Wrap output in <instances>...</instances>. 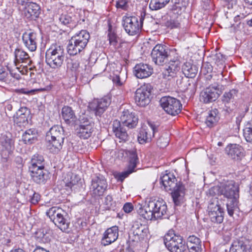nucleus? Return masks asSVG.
I'll use <instances>...</instances> for the list:
<instances>
[{
	"label": "nucleus",
	"instance_id": "obj_1",
	"mask_svg": "<svg viewBox=\"0 0 252 252\" xmlns=\"http://www.w3.org/2000/svg\"><path fill=\"white\" fill-rule=\"evenodd\" d=\"M151 57L153 61L158 65H162L169 61L168 67L158 75V79L161 80V82L166 83L177 76L180 69V62L177 59H170L169 49L166 46L156 45L152 51Z\"/></svg>",
	"mask_w": 252,
	"mask_h": 252
},
{
	"label": "nucleus",
	"instance_id": "obj_2",
	"mask_svg": "<svg viewBox=\"0 0 252 252\" xmlns=\"http://www.w3.org/2000/svg\"><path fill=\"white\" fill-rule=\"evenodd\" d=\"M136 208L140 216L150 220L161 218L167 211L166 204L162 199L150 200L144 206L138 204Z\"/></svg>",
	"mask_w": 252,
	"mask_h": 252
},
{
	"label": "nucleus",
	"instance_id": "obj_3",
	"mask_svg": "<svg viewBox=\"0 0 252 252\" xmlns=\"http://www.w3.org/2000/svg\"><path fill=\"white\" fill-rule=\"evenodd\" d=\"M161 183L166 191H171L174 203L179 205L183 201L185 194V187L177 183L176 178L171 174H166L160 178Z\"/></svg>",
	"mask_w": 252,
	"mask_h": 252
},
{
	"label": "nucleus",
	"instance_id": "obj_4",
	"mask_svg": "<svg viewBox=\"0 0 252 252\" xmlns=\"http://www.w3.org/2000/svg\"><path fill=\"white\" fill-rule=\"evenodd\" d=\"M221 195L227 198V210L229 216H232L234 210L237 208L239 198L238 186L233 181L221 184Z\"/></svg>",
	"mask_w": 252,
	"mask_h": 252
},
{
	"label": "nucleus",
	"instance_id": "obj_5",
	"mask_svg": "<svg viewBox=\"0 0 252 252\" xmlns=\"http://www.w3.org/2000/svg\"><path fill=\"white\" fill-rule=\"evenodd\" d=\"M90 36L86 30L76 33L69 40L67 50L70 55L75 56L80 53L86 47Z\"/></svg>",
	"mask_w": 252,
	"mask_h": 252
},
{
	"label": "nucleus",
	"instance_id": "obj_6",
	"mask_svg": "<svg viewBox=\"0 0 252 252\" xmlns=\"http://www.w3.org/2000/svg\"><path fill=\"white\" fill-rule=\"evenodd\" d=\"M65 53L63 46L52 45L46 52V62L52 68L60 67L64 59Z\"/></svg>",
	"mask_w": 252,
	"mask_h": 252
},
{
	"label": "nucleus",
	"instance_id": "obj_7",
	"mask_svg": "<svg viewBox=\"0 0 252 252\" xmlns=\"http://www.w3.org/2000/svg\"><path fill=\"white\" fill-rule=\"evenodd\" d=\"M163 242L171 252H184L186 250V246L183 243L182 237L176 235L173 230H169L164 236Z\"/></svg>",
	"mask_w": 252,
	"mask_h": 252
},
{
	"label": "nucleus",
	"instance_id": "obj_8",
	"mask_svg": "<svg viewBox=\"0 0 252 252\" xmlns=\"http://www.w3.org/2000/svg\"><path fill=\"white\" fill-rule=\"evenodd\" d=\"M65 214L63 210L58 207H51L46 212L50 220L63 231H65L69 224L64 218Z\"/></svg>",
	"mask_w": 252,
	"mask_h": 252
},
{
	"label": "nucleus",
	"instance_id": "obj_9",
	"mask_svg": "<svg viewBox=\"0 0 252 252\" xmlns=\"http://www.w3.org/2000/svg\"><path fill=\"white\" fill-rule=\"evenodd\" d=\"M160 104L164 110L168 114L176 116L181 111L182 105L178 99L169 96L161 97Z\"/></svg>",
	"mask_w": 252,
	"mask_h": 252
},
{
	"label": "nucleus",
	"instance_id": "obj_10",
	"mask_svg": "<svg viewBox=\"0 0 252 252\" xmlns=\"http://www.w3.org/2000/svg\"><path fill=\"white\" fill-rule=\"evenodd\" d=\"M143 19L135 16H124L123 17V27L126 32L130 35H134L139 33L142 26Z\"/></svg>",
	"mask_w": 252,
	"mask_h": 252
},
{
	"label": "nucleus",
	"instance_id": "obj_11",
	"mask_svg": "<svg viewBox=\"0 0 252 252\" xmlns=\"http://www.w3.org/2000/svg\"><path fill=\"white\" fill-rule=\"evenodd\" d=\"M79 121L80 124L76 129L77 135L81 138L88 139L92 135L94 124L85 114L79 116Z\"/></svg>",
	"mask_w": 252,
	"mask_h": 252
},
{
	"label": "nucleus",
	"instance_id": "obj_12",
	"mask_svg": "<svg viewBox=\"0 0 252 252\" xmlns=\"http://www.w3.org/2000/svg\"><path fill=\"white\" fill-rule=\"evenodd\" d=\"M221 93L219 85H211L203 90L200 94V101L209 103L216 101Z\"/></svg>",
	"mask_w": 252,
	"mask_h": 252
},
{
	"label": "nucleus",
	"instance_id": "obj_13",
	"mask_svg": "<svg viewBox=\"0 0 252 252\" xmlns=\"http://www.w3.org/2000/svg\"><path fill=\"white\" fill-rule=\"evenodd\" d=\"M208 208L211 221L215 223H221L223 220L224 212L220 207L218 199H213L209 203Z\"/></svg>",
	"mask_w": 252,
	"mask_h": 252
},
{
	"label": "nucleus",
	"instance_id": "obj_14",
	"mask_svg": "<svg viewBox=\"0 0 252 252\" xmlns=\"http://www.w3.org/2000/svg\"><path fill=\"white\" fill-rule=\"evenodd\" d=\"M126 154L129 159L127 169L115 176L117 180L121 182H123L130 174L134 171V169L136 167L137 163L138 162L137 155L134 150L127 151Z\"/></svg>",
	"mask_w": 252,
	"mask_h": 252
},
{
	"label": "nucleus",
	"instance_id": "obj_15",
	"mask_svg": "<svg viewBox=\"0 0 252 252\" xmlns=\"http://www.w3.org/2000/svg\"><path fill=\"white\" fill-rule=\"evenodd\" d=\"M151 94V86L149 85H144L137 89L135 94V101L137 105L145 106L150 101V95Z\"/></svg>",
	"mask_w": 252,
	"mask_h": 252
},
{
	"label": "nucleus",
	"instance_id": "obj_16",
	"mask_svg": "<svg viewBox=\"0 0 252 252\" xmlns=\"http://www.w3.org/2000/svg\"><path fill=\"white\" fill-rule=\"evenodd\" d=\"M230 252H252L250 242L244 238L233 241Z\"/></svg>",
	"mask_w": 252,
	"mask_h": 252
},
{
	"label": "nucleus",
	"instance_id": "obj_17",
	"mask_svg": "<svg viewBox=\"0 0 252 252\" xmlns=\"http://www.w3.org/2000/svg\"><path fill=\"white\" fill-rule=\"evenodd\" d=\"M153 72V67L143 63L137 64L134 67L133 73L135 76L140 79H143L150 76Z\"/></svg>",
	"mask_w": 252,
	"mask_h": 252
},
{
	"label": "nucleus",
	"instance_id": "obj_18",
	"mask_svg": "<svg viewBox=\"0 0 252 252\" xmlns=\"http://www.w3.org/2000/svg\"><path fill=\"white\" fill-rule=\"evenodd\" d=\"M107 187L106 180L102 177H96L92 181L91 189L95 195L100 196L103 194Z\"/></svg>",
	"mask_w": 252,
	"mask_h": 252
},
{
	"label": "nucleus",
	"instance_id": "obj_19",
	"mask_svg": "<svg viewBox=\"0 0 252 252\" xmlns=\"http://www.w3.org/2000/svg\"><path fill=\"white\" fill-rule=\"evenodd\" d=\"M32 180L37 184H44L48 178V174L45 168L29 170Z\"/></svg>",
	"mask_w": 252,
	"mask_h": 252
},
{
	"label": "nucleus",
	"instance_id": "obj_20",
	"mask_svg": "<svg viewBox=\"0 0 252 252\" xmlns=\"http://www.w3.org/2000/svg\"><path fill=\"white\" fill-rule=\"evenodd\" d=\"M110 104L109 100L107 98L94 100L89 104L90 109L94 111L96 115H101Z\"/></svg>",
	"mask_w": 252,
	"mask_h": 252
},
{
	"label": "nucleus",
	"instance_id": "obj_21",
	"mask_svg": "<svg viewBox=\"0 0 252 252\" xmlns=\"http://www.w3.org/2000/svg\"><path fill=\"white\" fill-rule=\"evenodd\" d=\"M121 122L124 126L128 128H133L137 124L138 118L134 113L130 112L128 110H124L121 116Z\"/></svg>",
	"mask_w": 252,
	"mask_h": 252
},
{
	"label": "nucleus",
	"instance_id": "obj_22",
	"mask_svg": "<svg viewBox=\"0 0 252 252\" xmlns=\"http://www.w3.org/2000/svg\"><path fill=\"white\" fill-rule=\"evenodd\" d=\"M119 236V229L117 226H114L108 228L104 233L101 244L103 246H107L114 242L118 239Z\"/></svg>",
	"mask_w": 252,
	"mask_h": 252
},
{
	"label": "nucleus",
	"instance_id": "obj_23",
	"mask_svg": "<svg viewBox=\"0 0 252 252\" xmlns=\"http://www.w3.org/2000/svg\"><path fill=\"white\" fill-rule=\"evenodd\" d=\"M225 153L232 159L241 160L244 157V150L239 145L230 144L225 148Z\"/></svg>",
	"mask_w": 252,
	"mask_h": 252
},
{
	"label": "nucleus",
	"instance_id": "obj_24",
	"mask_svg": "<svg viewBox=\"0 0 252 252\" xmlns=\"http://www.w3.org/2000/svg\"><path fill=\"white\" fill-rule=\"evenodd\" d=\"M24 45L30 51L33 52L37 48L36 34L34 32H25L22 36Z\"/></svg>",
	"mask_w": 252,
	"mask_h": 252
},
{
	"label": "nucleus",
	"instance_id": "obj_25",
	"mask_svg": "<svg viewBox=\"0 0 252 252\" xmlns=\"http://www.w3.org/2000/svg\"><path fill=\"white\" fill-rule=\"evenodd\" d=\"M125 126L118 120H116L113 122V131L116 136L120 140V141H126L128 138V135Z\"/></svg>",
	"mask_w": 252,
	"mask_h": 252
},
{
	"label": "nucleus",
	"instance_id": "obj_26",
	"mask_svg": "<svg viewBox=\"0 0 252 252\" xmlns=\"http://www.w3.org/2000/svg\"><path fill=\"white\" fill-rule=\"evenodd\" d=\"M237 91L232 89L227 92H225L222 96V101L226 108V110L228 112L231 111L234 106V101L237 95Z\"/></svg>",
	"mask_w": 252,
	"mask_h": 252
},
{
	"label": "nucleus",
	"instance_id": "obj_27",
	"mask_svg": "<svg viewBox=\"0 0 252 252\" xmlns=\"http://www.w3.org/2000/svg\"><path fill=\"white\" fill-rule=\"evenodd\" d=\"M201 241L199 238L194 236H189L187 241L186 249L189 252H201Z\"/></svg>",
	"mask_w": 252,
	"mask_h": 252
},
{
	"label": "nucleus",
	"instance_id": "obj_28",
	"mask_svg": "<svg viewBox=\"0 0 252 252\" xmlns=\"http://www.w3.org/2000/svg\"><path fill=\"white\" fill-rule=\"evenodd\" d=\"M64 138L46 139L47 148L51 153H58L63 148Z\"/></svg>",
	"mask_w": 252,
	"mask_h": 252
},
{
	"label": "nucleus",
	"instance_id": "obj_29",
	"mask_svg": "<svg viewBox=\"0 0 252 252\" xmlns=\"http://www.w3.org/2000/svg\"><path fill=\"white\" fill-rule=\"evenodd\" d=\"M30 111L27 107L20 108L14 117V123L21 126L27 123Z\"/></svg>",
	"mask_w": 252,
	"mask_h": 252
},
{
	"label": "nucleus",
	"instance_id": "obj_30",
	"mask_svg": "<svg viewBox=\"0 0 252 252\" xmlns=\"http://www.w3.org/2000/svg\"><path fill=\"white\" fill-rule=\"evenodd\" d=\"M40 13V6L36 3L30 2L26 7L25 11V16L27 18L35 19Z\"/></svg>",
	"mask_w": 252,
	"mask_h": 252
},
{
	"label": "nucleus",
	"instance_id": "obj_31",
	"mask_svg": "<svg viewBox=\"0 0 252 252\" xmlns=\"http://www.w3.org/2000/svg\"><path fill=\"white\" fill-rule=\"evenodd\" d=\"M38 136L37 130L30 128L26 130L22 135V141L26 144H32L37 141Z\"/></svg>",
	"mask_w": 252,
	"mask_h": 252
},
{
	"label": "nucleus",
	"instance_id": "obj_32",
	"mask_svg": "<svg viewBox=\"0 0 252 252\" xmlns=\"http://www.w3.org/2000/svg\"><path fill=\"white\" fill-rule=\"evenodd\" d=\"M64 138V130L60 125L53 126L47 132L46 139Z\"/></svg>",
	"mask_w": 252,
	"mask_h": 252
},
{
	"label": "nucleus",
	"instance_id": "obj_33",
	"mask_svg": "<svg viewBox=\"0 0 252 252\" xmlns=\"http://www.w3.org/2000/svg\"><path fill=\"white\" fill-rule=\"evenodd\" d=\"M182 71L187 77L193 78L196 76L198 69L196 65L190 62H186L182 66Z\"/></svg>",
	"mask_w": 252,
	"mask_h": 252
},
{
	"label": "nucleus",
	"instance_id": "obj_34",
	"mask_svg": "<svg viewBox=\"0 0 252 252\" xmlns=\"http://www.w3.org/2000/svg\"><path fill=\"white\" fill-rule=\"evenodd\" d=\"M44 168V159L42 156L35 154L34 155L31 160L29 169H39Z\"/></svg>",
	"mask_w": 252,
	"mask_h": 252
},
{
	"label": "nucleus",
	"instance_id": "obj_35",
	"mask_svg": "<svg viewBox=\"0 0 252 252\" xmlns=\"http://www.w3.org/2000/svg\"><path fill=\"white\" fill-rule=\"evenodd\" d=\"M14 56L16 65L18 63H25L29 64L31 63L29 55L21 49H16L14 51Z\"/></svg>",
	"mask_w": 252,
	"mask_h": 252
},
{
	"label": "nucleus",
	"instance_id": "obj_36",
	"mask_svg": "<svg viewBox=\"0 0 252 252\" xmlns=\"http://www.w3.org/2000/svg\"><path fill=\"white\" fill-rule=\"evenodd\" d=\"M62 116L63 119L66 122H68L70 121H74L76 119L74 111L71 107L68 106H64L62 108Z\"/></svg>",
	"mask_w": 252,
	"mask_h": 252
},
{
	"label": "nucleus",
	"instance_id": "obj_37",
	"mask_svg": "<svg viewBox=\"0 0 252 252\" xmlns=\"http://www.w3.org/2000/svg\"><path fill=\"white\" fill-rule=\"evenodd\" d=\"M131 230L134 235L143 237L144 233L147 232L148 229L138 222H135L132 226Z\"/></svg>",
	"mask_w": 252,
	"mask_h": 252
},
{
	"label": "nucleus",
	"instance_id": "obj_38",
	"mask_svg": "<svg viewBox=\"0 0 252 252\" xmlns=\"http://www.w3.org/2000/svg\"><path fill=\"white\" fill-rule=\"evenodd\" d=\"M217 110H214L209 111L205 121L208 126L212 127L218 121L219 117L217 115Z\"/></svg>",
	"mask_w": 252,
	"mask_h": 252
},
{
	"label": "nucleus",
	"instance_id": "obj_39",
	"mask_svg": "<svg viewBox=\"0 0 252 252\" xmlns=\"http://www.w3.org/2000/svg\"><path fill=\"white\" fill-rule=\"evenodd\" d=\"M243 135L248 142L252 143V121L246 124L243 129Z\"/></svg>",
	"mask_w": 252,
	"mask_h": 252
},
{
	"label": "nucleus",
	"instance_id": "obj_40",
	"mask_svg": "<svg viewBox=\"0 0 252 252\" xmlns=\"http://www.w3.org/2000/svg\"><path fill=\"white\" fill-rule=\"evenodd\" d=\"M151 135L149 133L148 130L142 129L138 135L137 140L139 143L144 144L151 141Z\"/></svg>",
	"mask_w": 252,
	"mask_h": 252
},
{
	"label": "nucleus",
	"instance_id": "obj_41",
	"mask_svg": "<svg viewBox=\"0 0 252 252\" xmlns=\"http://www.w3.org/2000/svg\"><path fill=\"white\" fill-rule=\"evenodd\" d=\"M121 74L122 72L118 69L115 72L113 73V76L110 75L114 84L117 87L122 86L125 82V79L122 78Z\"/></svg>",
	"mask_w": 252,
	"mask_h": 252
},
{
	"label": "nucleus",
	"instance_id": "obj_42",
	"mask_svg": "<svg viewBox=\"0 0 252 252\" xmlns=\"http://www.w3.org/2000/svg\"><path fill=\"white\" fill-rule=\"evenodd\" d=\"M108 37L110 45L116 48L119 38L115 32L110 27H109L108 30Z\"/></svg>",
	"mask_w": 252,
	"mask_h": 252
},
{
	"label": "nucleus",
	"instance_id": "obj_43",
	"mask_svg": "<svg viewBox=\"0 0 252 252\" xmlns=\"http://www.w3.org/2000/svg\"><path fill=\"white\" fill-rule=\"evenodd\" d=\"M79 64L80 63L77 60L71 58L67 59V68L72 71H76L78 70Z\"/></svg>",
	"mask_w": 252,
	"mask_h": 252
},
{
	"label": "nucleus",
	"instance_id": "obj_44",
	"mask_svg": "<svg viewBox=\"0 0 252 252\" xmlns=\"http://www.w3.org/2000/svg\"><path fill=\"white\" fill-rule=\"evenodd\" d=\"M59 19L61 23L63 25H70L74 21L70 14L67 13L62 14Z\"/></svg>",
	"mask_w": 252,
	"mask_h": 252
},
{
	"label": "nucleus",
	"instance_id": "obj_45",
	"mask_svg": "<svg viewBox=\"0 0 252 252\" xmlns=\"http://www.w3.org/2000/svg\"><path fill=\"white\" fill-rule=\"evenodd\" d=\"M164 7L158 0H151L149 4V7L152 10H157Z\"/></svg>",
	"mask_w": 252,
	"mask_h": 252
},
{
	"label": "nucleus",
	"instance_id": "obj_46",
	"mask_svg": "<svg viewBox=\"0 0 252 252\" xmlns=\"http://www.w3.org/2000/svg\"><path fill=\"white\" fill-rule=\"evenodd\" d=\"M221 184L220 186H216L211 188L208 193L212 196L216 195H221Z\"/></svg>",
	"mask_w": 252,
	"mask_h": 252
},
{
	"label": "nucleus",
	"instance_id": "obj_47",
	"mask_svg": "<svg viewBox=\"0 0 252 252\" xmlns=\"http://www.w3.org/2000/svg\"><path fill=\"white\" fill-rule=\"evenodd\" d=\"M180 23L177 19H171L168 20L165 23V26L169 28L173 29L179 27Z\"/></svg>",
	"mask_w": 252,
	"mask_h": 252
},
{
	"label": "nucleus",
	"instance_id": "obj_48",
	"mask_svg": "<svg viewBox=\"0 0 252 252\" xmlns=\"http://www.w3.org/2000/svg\"><path fill=\"white\" fill-rule=\"evenodd\" d=\"M8 74L5 68L0 65V81L7 82L8 81Z\"/></svg>",
	"mask_w": 252,
	"mask_h": 252
},
{
	"label": "nucleus",
	"instance_id": "obj_49",
	"mask_svg": "<svg viewBox=\"0 0 252 252\" xmlns=\"http://www.w3.org/2000/svg\"><path fill=\"white\" fill-rule=\"evenodd\" d=\"M117 8L126 9L127 7V1L126 0H119L116 4Z\"/></svg>",
	"mask_w": 252,
	"mask_h": 252
},
{
	"label": "nucleus",
	"instance_id": "obj_50",
	"mask_svg": "<svg viewBox=\"0 0 252 252\" xmlns=\"http://www.w3.org/2000/svg\"><path fill=\"white\" fill-rule=\"evenodd\" d=\"M167 144L168 141L167 140H164V139L162 137L159 138L157 141L158 146L161 148L165 147L167 145Z\"/></svg>",
	"mask_w": 252,
	"mask_h": 252
},
{
	"label": "nucleus",
	"instance_id": "obj_51",
	"mask_svg": "<svg viewBox=\"0 0 252 252\" xmlns=\"http://www.w3.org/2000/svg\"><path fill=\"white\" fill-rule=\"evenodd\" d=\"M133 209V205L130 203H126L123 207L124 211L126 213H129L131 212L132 211Z\"/></svg>",
	"mask_w": 252,
	"mask_h": 252
},
{
	"label": "nucleus",
	"instance_id": "obj_52",
	"mask_svg": "<svg viewBox=\"0 0 252 252\" xmlns=\"http://www.w3.org/2000/svg\"><path fill=\"white\" fill-rule=\"evenodd\" d=\"M40 195L38 193L34 192L31 198L32 203L33 204H36L40 200Z\"/></svg>",
	"mask_w": 252,
	"mask_h": 252
},
{
	"label": "nucleus",
	"instance_id": "obj_53",
	"mask_svg": "<svg viewBox=\"0 0 252 252\" xmlns=\"http://www.w3.org/2000/svg\"><path fill=\"white\" fill-rule=\"evenodd\" d=\"M75 181H71L69 182L65 183V189L68 190L69 189L72 190V188L75 185Z\"/></svg>",
	"mask_w": 252,
	"mask_h": 252
},
{
	"label": "nucleus",
	"instance_id": "obj_54",
	"mask_svg": "<svg viewBox=\"0 0 252 252\" xmlns=\"http://www.w3.org/2000/svg\"><path fill=\"white\" fill-rule=\"evenodd\" d=\"M113 200V198L112 196L108 195L105 198V204L106 205H111L112 204V202Z\"/></svg>",
	"mask_w": 252,
	"mask_h": 252
},
{
	"label": "nucleus",
	"instance_id": "obj_55",
	"mask_svg": "<svg viewBox=\"0 0 252 252\" xmlns=\"http://www.w3.org/2000/svg\"><path fill=\"white\" fill-rule=\"evenodd\" d=\"M206 68H207V70H206L207 73L211 72V71L212 70V67L211 65L204 64L202 67V71H204V70H205Z\"/></svg>",
	"mask_w": 252,
	"mask_h": 252
},
{
	"label": "nucleus",
	"instance_id": "obj_56",
	"mask_svg": "<svg viewBox=\"0 0 252 252\" xmlns=\"http://www.w3.org/2000/svg\"><path fill=\"white\" fill-rule=\"evenodd\" d=\"M150 128L153 132V136H154L155 133L158 131L157 127L156 126L151 123H149Z\"/></svg>",
	"mask_w": 252,
	"mask_h": 252
},
{
	"label": "nucleus",
	"instance_id": "obj_57",
	"mask_svg": "<svg viewBox=\"0 0 252 252\" xmlns=\"http://www.w3.org/2000/svg\"><path fill=\"white\" fill-rule=\"evenodd\" d=\"M33 252H49V251L46 250L45 249L40 248V247H37Z\"/></svg>",
	"mask_w": 252,
	"mask_h": 252
},
{
	"label": "nucleus",
	"instance_id": "obj_58",
	"mask_svg": "<svg viewBox=\"0 0 252 252\" xmlns=\"http://www.w3.org/2000/svg\"><path fill=\"white\" fill-rule=\"evenodd\" d=\"M10 75L16 79H19L20 78L19 74L13 73V72H10Z\"/></svg>",
	"mask_w": 252,
	"mask_h": 252
},
{
	"label": "nucleus",
	"instance_id": "obj_59",
	"mask_svg": "<svg viewBox=\"0 0 252 252\" xmlns=\"http://www.w3.org/2000/svg\"><path fill=\"white\" fill-rule=\"evenodd\" d=\"M225 1H227L229 3V4H231V6H232L233 5L236 4L237 3V0H224Z\"/></svg>",
	"mask_w": 252,
	"mask_h": 252
},
{
	"label": "nucleus",
	"instance_id": "obj_60",
	"mask_svg": "<svg viewBox=\"0 0 252 252\" xmlns=\"http://www.w3.org/2000/svg\"><path fill=\"white\" fill-rule=\"evenodd\" d=\"M162 3L163 6H165L169 1L170 0H158Z\"/></svg>",
	"mask_w": 252,
	"mask_h": 252
},
{
	"label": "nucleus",
	"instance_id": "obj_61",
	"mask_svg": "<svg viewBox=\"0 0 252 252\" xmlns=\"http://www.w3.org/2000/svg\"><path fill=\"white\" fill-rule=\"evenodd\" d=\"M249 5L252 6V0H244Z\"/></svg>",
	"mask_w": 252,
	"mask_h": 252
},
{
	"label": "nucleus",
	"instance_id": "obj_62",
	"mask_svg": "<svg viewBox=\"0 0 252 252\" xmlns=\"http://www.w3.org/2000/svg\"><path fill=\"white\" fill-rule=\"evenodd\" d=\"M10 252H25L22 249H18V250H15L14 251H11Z\"/></svg>",
	"mask_w": 252,
	"mask_h": 252
},
{
	"label": "nucleus",
	"instance_id": "obj_63",
	"mask_svg": "<svg viewBox=\"0 0 252 252\" xmlns=\"http://www.w3.org/2000/svg\"><path fill=\"white\" fill-rule=\"evenodd\" d=\"M247 24L248 25H249V26L252 27V18L250 20H248L247 21Z\"/></svg>",
	"mask_w": 252,
	"mask_h": 252
},
{
	"label": "nucleus",
	"instance_id": "obj_64",
	"mask_svg": "<svg viewBox=\"0 0 252 252\" xmlns=\"http://www.w3.org/2000/svg\"><path fill=\"white\" fill-rule=\"evenodd\" d=\"M216 57L217 58H220V57H221V58H222V55H221L220 54H217L216 55Z\"/></svg>",
	"mask_w": 252,
	"mask_h": 252
}]
</instances>
